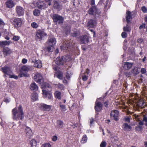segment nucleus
<instances>
[{
    "label": "nucleus",
    "mask_w": 147,
    "mask_h": 147,
    "mask_svg": "<svg viewBox=\"0 0 147 147\" xmlns=\"http://www.w3.org/2000/svg\"><path fill=\"white\" fill-rule=\"evenodd\" d=\"M23 109L21 105H20L18 107V110L17 107H15L12 111V117L14 120H22L24 117Z\"/></svg>",
    "instance_id": "f257e3e1"
},
{
    "label": "nucleus",
    "mask_w": 147,
    "mask_h": 147,
    "mask_svg": "<svg viewBox=\"0 0 147 147\" xmlns=\"http://www.w3.org/2000/svg\"><path fill=\"white\" fill-rule=\"evenodd\" d=\"M47 36V34L44 29H38L35 32V38L39 41L44 39L45 37Z\"/></svg>",
    "instance_id": "f03ea898"
},
{
    "label": "nucleus",
    "mask_w": 147,
    "mask_h": 147,
    "mask_svg": "<svg viewBox=\"0 0 147 147\" xmlns=\"http://www.w3.org/2000/svg\"><path fill=\"white\" fill-rule=\"evenodd\" d=\"M23 20L21 18H14L10 20V22L16 28H18L21 26Z\"/></svg>",
    "instance_id": "7ed1b4c3"
},
{
    "label": "nucleus",
    "mask_w": 147,
    "mask_h": 147,
    "mask_svg": "<svg viewBox=\"0 0 147 147\" xmlns=\"http://www.w3.org/2000/svg\"><path fill=\"white\" fill-rule=\"evenodd\" d=\"M51 18L53 19V22L56 24L57 23L59 24H61L63 23L64 21L63 17L57 14H53Z\"/></svg>",
    "instance_id": "20e7f679"
},
{
    "label": "nucleus",
    "mask_w": 147,
    "mask_h": 147,
    "mask_svg": "<svg viewBox=\"0 0 147 147\" xmlns=\"http://www.w3.org/2000/svg\"><path fill=\"white\" fill-rule=\"evenodd\" d=\"M88 13L90 15H93L97 16L100 13V10L96 9V7H91L88 11Z\"/></svg>",
    "instance_id": "39448f33"
},
{
    "label": "nucleus",
    "mask_w": 147,
    "mask_h": 147,
    "mask_svg": "<svg viewBox=\"0 0 147 147\" xmlns=\"http://www.w3.org/2000/svg\"><path fill=\"white\" fill-rule=\"evenodd\" d=\"M16 13L17 16H21L24 15V8L20 6H17L16 8Z\"/></svg>",
    "instance_id": "423d86ee"
},
{
    "label": "nucleus",
    "mask_w": 147,
    "mask_h": 147,
    "mask_svg": "<svg viewBox=\"0 0 147 147\" xmlns=\"http://www.w3.org/2000/svg\"><path fill=\"white\" fill-rule=\"evenodd\" d=\"M34 79L35 81L41 84L43 82V79L41 74L37 73L34 76Z\"/></svg>",
    "instance_id": "0eeeda50"
},
{
    "label": "nucleus",
    "mask_w": 147,
    "mask_h": 147,
    "mask_svg": "<svg viewBox=\"0 0 147 147\" xmlns=\"http://www.w3.org/2000/svg\"><path fill=\"white\" fill-rule=\"evenodd\" d=\"M102 106L103 105L102 103L97 100L95 104L94 109L95 111L97 112H100L102 109Z\"/></svg>",
    "instance_id": "6e6552de"
},
{
    "label": "nucleus",
    "mask_w": 147,
    "mask_h": 147,
    "mask_svg": "<svg viewBox=\"0 0 147 147\" xmlns=\"http://www.w3.org/2000/svg\"><path fill=\"white\" fill-rule=\"evenodd\" d=\"M1 71L4 74L9 76L10 74L12 73V71L11 70L10 68L7 66H5L1 68Z\"/></svg>",
    "instance_id": "1a4fd4ad"
},
{
    "label": "nucleus",
    "mask_w": 147,
    "mask_h": 147,
    "mask_svg": "<svg viewBox=\"0 0 147 147\" xmlns=\"http://www.w3.org/2000/svg\"><path fill=\"white\" fill-rule=\"evenodd\" d=\"M119 113L117 110H113L111 113V116L112 119L115 121L119 120Z\"/></svg>",
    "instance_id": "9d476101"
},
{
    "label": "nucleus",
    "mask_w": 147,
    "mask_h": 147,
    "mask_svg": "<svg viewBox=\"0 0 147 147\" xmlns=\"http://www.w3.org/2000/svg\"><path fill=\"white\" fill-rule=\"evenodd\" d=\"M53 7L54 9L60 10H61L62 7V5L60 4V2L57 0H54Z\"/></svg>",
    "instance_id": "9b49d317"
},
{
    "label": "nucleus",
    "mask_w": 147,
    "mask_h": 147,
    "mask_svg": "<svg viewBox=\"0 0 147 147\" xmlns=\"http://www.w3.org/2000/svg\"><path fill=\"white\" fill-rule=\"evenodd\" d=\"M51 106L45 104H41L40 108L44 111H49L51 108Z\"/></svg>",
    "instance_id": "f8f14e48"
},
{
    "label": "nucleus",
    "mask_w": 147,
    "mask_h": 147,
    "mask_svg": "<svg viewBox=\"0 0 147 147\" xmlns=\"http://www.w3.org/2000/svg\"><path fill=\"white\" fill-rule=\"evenodd\" d=\"M15 4L12 0H7L5 2V5L7 8H11L13 7Z\"/></svg>",
    "instance_id": "ddd939ff"
},
{
    "label": "nucleus",
    "mask_w": 147,
    "mask_h": 147,
    "mask_svg": "<svg viewBox=\"0 0 147 147\" xmlns=\"http://www.w3.org/2000/svg\"><path fill=\"white\" fill-rule=\"evenodd\" d=\"M47 42L49 46L51 47H53L56 44V41L55 38L53 37L49 38L47 40Z\"/></svg>",
    "instance_id": "4468645a"
},
{
    "label": "nucleus",
    "mask_w": 147,
    "mask_h": 147,
    "mask_svg": "<svg viewBox=\"0 0 147 147\" xmlns=\"http://www.w3.org/2000/svg\"><path fill=\"white\" fill-rule=\"evenodd\" d=\"M32 62L34 63V66L35 67L40 68L42 66V62L40 60H36L35 61L32 60Z\"/></svg>",
    "instance_id": "2eb2a0df"
},
{
    "label": "nucleus",
    "mask_w": 147,
    "mask_h": 147,
    "mask_svg": "<svg viewBox=\"0 0 147 147\" xmlns=\"http://www.w3.org/2000/svg\"><path fill=\"white\" fill-rule=\"evenodd\" d=\"M37 7L39 9H44L45 8V5L43 2L41 1H38L36 3Z\"/></svg>",
    "instance_id": "dca6fc26"
},
{
    "label": "nucleus",
    "mask_w": 147,
    "mask_h": 147,
    "mask_svg": "<svg viewBox=\"0 0 147 147\" xmlns=\"http://www.w3.org/2000/svg\"><path fill=\"white\" fill-rule=\"evenodd\" d=\"M131 12L129 11L126 12V19L127 23L129 24L130 22V20L132 19Z\"/></svg>",
    "instance_id": "f3484780"
},
{
    "label": "nucleus",
    "mask_w": 147,
    "mask_h": 147,
    "mask_svg": "<svg viewBox=\"0 0 147 147\" xmlns=\"http://www.w3.org/2000/svg\"><path fill=\"white\" fill-rule=\"evenodd\" d=\"M62 57H57L55 63L58 65H63L64 63L63 60L62 59Z\"/></svg>",
    "instance_id": "a211bd4d"
},
{
    "label": "nucleus",
    "mask_w": 147,
    "mask_h": 147,
    "mask_svg": "<svg viewBox=\"0 0 147 147\" xmlns=\"http://www.w3.org/2000/svg\"><path fill=\"white\" fill-rule=\"evenodd\" d=\"M96 22L92 20H90L87 24V26L89 28H93L96 26Z\"/></svg>",
    "instance_id": "6ab92c4d"
},
{
    "label": "nucleus",
    "mask_w": 147,
    "mask_h": 147,
    "mask_svg": "<svg viewBox=\"0 0 147 147\" xmlns=\"http://www.w3.org/2000/svg\"><path fill=\"white\" fill-rule=\"evenodd\" d=\"M123 129L125 131H129L131 128V126L127 123H124L123 125Z\"/></svg>",
    "instance_id": "aec40b11"
},
{
    "label": "nucleus",
    "mask_w": 147,
    "mask_h": 147,
    "mask_svg": "<svg viewBox=\"0 0 147 147\" xmlns=\"http://www.w3.org/2000/svg\"><path fill=\"white\" fill-rule=\"evenodd\" d=\"M133 63L127 62H125L123 66V68L125 70L129 69L132 66Z\"/></svg>",
    "instance_id": "412c9836"
},
{
    "label": "nucleus",
    "mask_w": 147,
    "mask_h": 147,
    "mask_svg": "<svg viewBox=\"0 0 147 147\" xmlns=\"http://www.w3.org/2000/svg\"><path fill=\"white\" fill-rule=\"evenodd\" d=\"M30 89L32 90L36 91L38 90V86L34 82L31 84L30 86Z\"/></svg>",
    "instance_id": "4be33fe9"
},
{
    "label": "nucleus",
    "mask_w": 147,
    "mask_h": 147,
    "mask_svg": "<svg viewBox=\"0 0 147 147\" xmlns=\"http://www.w3.org/2000/svg\"><path fill=\"white\" fill-rule=\"evenodd\" d=\"M43 94L46 95L49 99H51L52 98V94L50 92L46 91L45 90H42Z\"/></svg>",
    "instance_id": "5701e85b"
},
{
    "label": "nucleus",
    "mask_w": 147,
    "mask_h": 147,
    "mask_svg": "<svg viewBox=\"0 0 147 147\" xmlns=\"http://www.w3.org/2000/svg\"><path fill=\"white\" fill-rule=\"evenodd\" d=\"M27 136L30 137L32 136V131L30 128L29 127H26V128L25 129Z\"/></svg>",
    "instance_id": "b1692460"
},
{
    "label": "nucleus",
    "mask_w": 147,
    "mask_h": 147,
    "mask_svg": "<svg viewBox=\"0 0 147 147\" xmlns=\"http://www.w3.org/2000/svg\"><path fill=\"white\" fill-rule=\"evenodd\" d=\"M89 70L88 69H86V71L83 74V81H86L88 79V75L89 72Z\"/></svg>",
    "instance_id": "393cba45"
},
{
    "label": "nucleus",
    "mask_w": 147,
    "mask_h": 147,
    "mask_svg": "<svg viewBox=\"0 0 147 147\" xmlns=\"http://www.w3.org/2000/svg\"><path fill=\"white\" fill-rule=\"evenodd\" d=\"M30 68L29 66L25 65L23 66L21 68L20 71L28 72L30 70Z\"/></svg>",
    "instance_id": "a878e982"
},
{
    "label": "nucleus",
    "mask_w": 147,
    "mask_h": 147,
    "mask_svg": "<svg viewBox=\"0 0 147 147\" xmlns=\"http://www.w3.org/2000/svg\"><path fill=\"white\" fill-rule=\"evenodd\" d=\"M3 52L4 55L6 56L9 55L11 53L10 49L8 48L3 49Z\"/></svg>",
    "instance_id": "bb28decb"
},
{
    "label": "nucleus",
    "mask_w": 147,
    "mask_h": 147,
    "mask_svg": "<svg viewBox=\"0 0 147 147\" xmlns=\"http://www.w3.org/2000/svg\"><path fill=\"white\" fill-rule=\"evenodd\" d=\"M57 125L58 126L59 128H62L64 125V123L63 121L61 120H59L57 121Z\"/></svg>",
    "instance_id": "cd10ccee"
},
{
    "label": "nucleus",
    "mask_w": 147,
    "mask_h": 147,
    "mask_svg": "<svg viewBox=\"0 0 147 147\" xmlns=\"http://www.w3.org/2000/svg\"><path fill=\"white\" fill-rule=\"evenodd\" d=\"M62 59L63 60L64 63L67 61H69L71 60V57L68 55H65L62 57Z\"/></svg>",
    "instance_id": "c85d7f7f"
},
{
    "label": "nucleus",
    "mask_w": 147,
    "mask_h": 147,
    "mask_svg": "<svg viewBox=\"0 0 147 147\" xmlns=\"http://www.w3.org/2000/svg\"><path fill=\"white\" fill-rule=\"evenodd\" d=\"M41 88H51V86L49 83L47 82H44L41 85Z\"/></svg>",
    "instance_id": "c756f323"
},
{
    "label": "nucleus",
    "mask_w": 147,
    "mask_h": 147,
    "mask_svg": "<svg viewBox=\"0 0 147 147\" xmlns=\"http://www.w3.org/2000/svg\"><path fill=\"white\" fill-rule=\"evenodd\" d=\"M61 93L58 91H56L54 93L55 98H58L59 100H60L61 98Z\"/></svg>",
    "instance_id": "7c9ffc66"
},
{
    "label": "nucleus",
    "mask_w": 147,
    "mask_h": 147,
    "mask_svg": "<svg viewBox=\"0 0 147 147\" xmlns=\"http://www.w3.org/2000/svg\"><path fill=\"white\" fill-rule=\"evenodd\" d=\"M123 30L124 32H130L131 30V28L130 27L129 24H127L126 26H124L123 28Z\"/></svg>",
    "instance_id": "2f4dec72"
},
{
    "label": "nucleus",
    "mask_w": 147,
    "mask_h": 147,
    "mask_svg": "<svg viewBox=\"0 0 147 147\" xmlns=\"http://www.w3.org/2000/svg\"><path fill=\"white\" fill-rule=\"evenodd\" d=\"M57 77L59 79L62 80L63 78V73L61 71H58L56 73Z\"/></svg>",
    "instance_id": "473e14b6"
},
{
    "label": "nucleus",
    "mask_w": 147,
    "mask_h": 147,
    "mask_svg": "<svg viewBox=\"0 0 147 147\" xmlns=\"http://www.w3.org/2000/svg\"><path fill=\"white\" fill-rule=\"evenodd\" d=\"M38 96L36 93H34L32 95V99L34 101H35L38 99Z\"/></svg>",
    "instance_id": "72a5a7b5"
},
{
    "label": "nucleus",
    "mask_w": 147,
    "mask_h": 147,
    "mask_svg": "<svg viewBox=\"0 0 147 147\" xmlns=\"http://www.w3.org/2000/svg\"><path fill=\"white\" fill-rule=\"evenodd\" d=\"M30 145L31 147H36V141L35 140H32L30 142Z\"/></svg>",
    "instance_id": "f704fd0d"
},
{
    "label": "nucleus",
    "mask_w": 147,
    "mask_h": 147,
    "mask_svg": "<svg viewBox=\"0 0 147 147\" xmlns=\"http://www.w3.org/2000/svg\"><path fill=\"white\" fill-rule=\"evenodd\" d=\"M40 13V11L38 9H35L33 11V15L35 16H39Z\"/></svg>",
    "instance_id": "c9c22d12"
},
{
    "label": "nucleus",
    "mask_w": 147,
    "mask_h": 147,
    "mask_svg": "<svg viewBox=\"0 0 147 147\" xmlns=\"http://www.w3.org/2000/svg\"><path fill=\"white\" fill-rule=\"evenodd\" d=\"M89 41V37L86 35H83V43H86Z\"/></svg>",
    "instance_id": "e433bc0d"
},
{
    "label": "nucleus",
    "mask_w": 147,
    "mask_h": 147,
    "mask_svg": "<svg viewBox=\"0 0 147 147\" xmlns=\"http://www.w3.org/2000/svg\"><path fill=\"white\" fill-rule=\"evenodd\" d=\"M59 89L61 90H64L65 89L64 86L62 84L59 83L57 84Z\"/></svg>",
    "instance_id": "4c0bfd02"
},
{
    "label": "nucleus",
    "mask_w": 147,
    "mask_h": 147,
    "mask_svg": "<svg viewBox=\"0 0 147 147\" xmlns=\"http://www.w3.org/2000/svg\"><path fill=\"white\" fill-rule=\"evenodd\" d=\"M70 28L69 26H66L65 28V31L66 34L69 33L70 32Z\"/></svg>",
    "instance_id": "58836bf2"
},
{
    "label": "nucleus",
    "mask_w": 147,
    "mask_h": 147,
    "mask_svg": "<svg viewBox=\"0 0 147 147\" xmlns=\"http://www.w3.org/2000/svg\"><path fill=\"white\" fill-rule=\"evenodd\" d=\"M134 72L136 74H138L140 71V68L139 67L135 68L134 69Z\"/></svg>",
    "instance_id": "ea45409f"
},
{
    "label": "nucleus",
    "mask_w": 147,
    "mask_h": 147,
    "mask_svg": "<svg viewBox=\"0 0 147 147\" xmlns=\"http://www.w3.org/2000/svg\"><path fill=\"white\" fill-rule=\"evenodd\" d=\"M31 26L34 28H36L38 27V26L36 22H34L31 23Z\"/></svg>",
    "instance_id": "a19ab883"
},
{
    "label": "nucleus",
    "mask_w": 147,
    "mask_h": 147,
    "mask_svg": "<svg viewBox=\"0 0 147 147\" xmlns=\"http://www.w3.org/2000/svg\"><path fill=\"white\" fill-rule=\"evenodd\" d=\"M7 41L5 40L0 42V46H2L3 45H7Z\"/></svg>",
    "instance_id": "79ce46f5"
},
{
    "label": "nucleus",
    "mask_w": 147,
    "mask_h": 147,
    "mask_svg": "<svg viewBox=\"0 0 147 147\" xmlns=\"http://www.w3.org/2000/svg\"><path fill=\"white\" fill-rule=\"evenodd\" d=\"M20 38V36H14L13 37L12 40L14 41H18Z\"/></svg>",
    "instance_id": "37998d69"
},
{
    "label": "nucleus",
    "mask_w": 147,
    "mask_h": 147,
    "mask_svg": "<svg viewBox=\"0 0 147 147\" xmlns=\"http://www.w3.org/2000/svg\"><path fill=\"white\" fill-rule=\"evenodd\" d=\"M53 48V47H51V46H49L47 47L46 49H47V51L49 52H52L53 51V49H52V48Z\"/></svg>",
    "instance_id": "c03bdc74"
},
{
    "label": "nucleus",
    "mask_w": 147,
    "mask_h": 147,
    "mask_svg": "<svg viewBox=\"0 0 147 147\" xmlns=\"http://www.w3.org/2000/svg\"><path fill=\"white\" fill-rule=\"evenodd\" d=\"M9 78H13L15 79H17L18 78V76L16 75H11L10 74L9 75Z\"/></svg>",
    "instance_id": "a18cd8bd"
},
{
    "label": "nucleus",
    "mask_w": 147,
    "mask_h": 147,
    "mask_svg": "<svg viewBox=\"0 0 147 147\" xmlns=\"http://www.w3.org/2000/svg\"><path fill=\"white\" fill-rule=\"evenodd\" d=\"M9 32H7L5 33V37L4 38L5 39L9 40L10 38L9 37Z\"/></svg>",
    "instance_id": "49530a36"
},
{
    "label": "nucleus",
    "mask_w": 147,
    "mask_h": 147,
    "mask_svg": "<svg viewBox=\"0 0 147 147\" xmlns=\"http://www.w3.org/2000/svg\"><path fill=\"white\" fill-rule=\"evenodd\" d=\"M106 143L105 141H103L100 144V147H105L106 145Z\"/></svg>",
    "instance_id": "de8ad7c7"
},
{
    "label": "nucleus",
    "mask_w": 147,
    "mask_h": 147,
    "mask_svg": "<svg viewBox=\"0 0 147 147\" xmlns=\"http://www.w3.org/2000/svg\"><path fill=\"white\" fill-rule=\"evenodd\" d=\"M143 121L145 122H147V115L146 114L143 115Z\"/></svg>",
    "instance_id": "09e8293b"
},
{
    "label": "nucleus",
    "mask_w": 147,
    "mask_h": 147,
    "mask_svg": "<svg viewBox=\"0 0 147 147\" xmlns=\"http://www.w3.org/2000/svg\"><path fill=\"white\" fill-rule=\"evenodd\" d=\"M59 106L60 107H61L62 109V111H65L66 110L65 109V105H61L60 104L59 105Z\"/></svg>",
    "instance_id": "8fccbe9b"
},
{
    "label": "nucleus",
    "mask_w": 147,
    "mask_h": 147,
    "mask_svg": "<svg viewBox=\"0 0 147 147\" xmlns=\"http://www.w3.org/2000/svg\"><path fill=\"white\" fill-rule=\"evenodd\" d=\"M121 36L123 38H125L127 36V34L125 32H123L121 34Z\"/></svg>",
    "instance_id": "3c124183"
},
{
    "label": "nucleus",
    "mask_w": 147,
    "mask_h": 147,
    "mask_svg": "<svg viewBox=\"0 0 147 147\" xmlns=\"http://www.w3.org/2000/svg\"><path fill=\"white\" fill-rule=\"evenodd\" d=\"M141 10L144 13H146L147 12V9L145 6L142 7Z\"/></svg>",
    "instance_id": "603ef678"
},
{
    "label": "nucleus",
    "mask_w": 147,
    "mask_h": 147,
    "mask_svg": "<svg viewBox=\"0 0 147 147\" xmlns=\"http://www.w3.org/2000/svg\"><path fill=\"white\" fill-rule=\"evenodd\" d=\"M109 101L107 100L105 102H104V106L107 108L108 107V105H109Z\"/></svg>",
    "instance_id": "864d4df0"
},
{
    "label": "nucleus",
    "mask_w": 147,
    "mask_h": 147,
    "mask_svg": "<svg viewBox=\"0 0 147 147\" xmlns=\"http://www.w3.org/2000/svg\"><path fill=\"white\" fill-rule=\"evenodd\" d=\"M58 137L56 136H54L52 138V140L53 141H56L57 140Z\"/></svg>",
    "instance_id": "5fc2aeb1"
},
{
    "label": "nucleus",
    "mask_w": 147,
    "mask_h": 147,
    "mask_svg": "<svg viewBox=\"0 0 147 147\" xmlns=\"http://www.w3.org/2000/svg\"><path fill=\"white\" fill-rule=\"evenodd\" d=\"M87 140V138L86 135H83V143L86 142Z\"/></svg>",
    "instance_id": "6e6d98bb"
},
{
    "label": "nucleus",
    "mask_w": 147,
    "mask_h": 147,
    "mask_svg": "<svg viewBox=\"0 0 147 147\" xmlns=\"http://www.w3.org/2000/svg\"><path fill=\"white\" fill-rule=\"evenodd\" d=\"M91 7H96L95 5V0H92L91 2Z\"/></svg>",
    "instance_id": "4d7b16f0"
},
{
    "label": "nucleus",
    "mask_w": 147,
    "mask_h": 147,
    "mask_svg": "<svg viewBox=\"0 0 147 147\" xmlns=\"http://www.w3.org/2000/svg\"><path fill=\"white\" fill-rule=\"evenodd\" d=\"M125 121L127 122L128 123L130 122V119L129 117H125Z\"/></svg>",
    "instance_id": "13d9d810"
},
{
    "label": "nucleus",
    "mask_w": 147,
    "mask_h": 147,
    "mask_svg": "<svg viewBox=\"0 0 147 147\" xmlns=\"http://www.w3.org/2000/svg\"><path fill=\"white\" fill-rule=\"evenodd\" d=\"M141 72L142 74H144L146 73V69L144 68L141 69Z\"/></svg>",
    "instance_id": "bf43d9fd"
},
{
    "label": "nucleus",
    "mask_w": 147,
    "mask_h": 147,
    "mask_svg": "<svg viewBox=\"0 0 147 147\" xmlns=\"http://www.w3.org/2000/svg\"><path fill=\"white\" fill-rule=\"evenodd\" d=\"M43 147H51L49 143H46L43 145Z\"/></svg>",
    "instance_id": "052dcab7"
},
{
    "label": "nucleus",
    "mask_w": 147,
    "mask_h": 147,
    "mask_svg": "<svg viewBox=\"0 0 147 147\" xmlns=\"http://www.w3.org/2000/svg\"><path fill=\"white\" fill-rule=\"evenodd\" d=\"M66 76L67 79L68 80H69L70 78V75L68 73L66 72Z\"/></svg>",
    "instance_id": "680f3d73"
},
{
    "label": "nucleus",
    "mask_w": 147,
    "mask_h": 147,
    "mask_svg": "<svg viewBox=\"0 0 147 147\" xmlns=\"http://www.w3.org/2000/svg\"><path fill=\"white\" fill-rule=\"evenodd\" d=\"M5 23L3 20L0 18V26H4Z\"/></svg>",
    "instance_id": "e2e57ef3"
},
{
    "label": "nucleus",
    "mask_w": 147,
    "mask_h": 147,
    "mask_svg": "<svg viewBox=\"0 0 147 147\" xmlns=\"http://www.w3.org/2000/svg\"><path fill=\"white\" fill-rule=\"evenodd\" d=\"M4 101L6 103H8L9 102V99L7 98H4Z\"/></svg>",
    "instance_id": "0e129e2a"
},
{
    "label": "nucleus",
    "mask_w": 147,
    "mask_h": 147,
    "mask_svg": "<svg viewBox=\"0 0 147 147\" xmlns=\"http://www.w3.org/2000/svg\"><path fill=\"white\" fill-rule=\"evenodd\" d=\"M27 62V60L23 58L22 60V63L23 64H25Z\"/></svg>",
    "instance_id": "69168bd1"
},
{
    "label": "nucleus",
    "mask_w": 147,
    "mask_h": 147,
    "mask_svg": "<svg viewBox=\"0 0 147 147\" xmlns=\"http://www.w3.org/2000/svg\"><path fill=\"white\" fill-rule=\"evenodd\" d=\"M20 72L18 76L19 78H21L23 76V73L22 72V71H20Z\"/></svg>",
    "instance_id": "338daca9"
},
{
    "label": "nucleus",
    "mask_w": 147,
    "mask_h": 147,
    "mask_svg": "<svg viewBox=\"0 0 147 147\" xmlns=\"http://www.w3.org/2000/svg\"><path fill=\"white\" fill-rule=\"evenodd\" d=\"M90 124L91 125L92 124L94 121V119L93 118H91L90 119Z\"/></svg>",
    "instance_id": "774afa93"
}]
</instances>
